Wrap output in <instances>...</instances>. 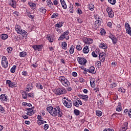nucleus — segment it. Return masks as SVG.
Here are the masks:
<instances>
[{
    "mask_svg": "<svg viewBox=\"0 0 131 131\" xmlns=\"http://www.w3.org/2000/svg\"><path fill=\"white\" fill-rule=\"evenodd\" d=\"M7 51L9 54H11L12 51H13V48L12 47H8L7 49Z\"/></svg>",
    "mask_w": 131,
    "mask_h": 131,
    "instance_id": "nucleus-50",
    "label": "nucleus"
},
{
    "mask_svg": "<svg viewBox=\"0 0 131 131\" xmlns=\"http://www.w3.org/2000/svg\"><path fill=\"white\" fill-rule=\"evenodd\" d=\"M47 6L49 8H52V5H53V2H52L51 0H47Z\"/></svg>",
    "mask_w": 131,
    "mask_h": 131,
    "instance_id": "nucleus-39",
    "label": "nucleus"
},
{
    "mask_svg": "<svg viewBox=\"0 0 131 131\" xmlns=\"http://www.w3.org/2000/svg\"><path fill=\"white\" fill-rule=\"evenodd\" d=\"M112 8H111V7H108L107 8H106V12L108 13H110V12H112Z\"/></svg>",
    "mask_w": 131,
    "mask_h": 131,
    "instance_id": "nucleus-58",
    "label": "nucleus"
},
{
    "mask_svg": "<svg viewBox=\"0 0 131 131\" xmlns=\"http://www.w3.org/2000/svg\"><path fill=\"white\" fill-rule=\"evenodd\" d=\"M73 106H75L76 107L79 108V103L78 102L77 100H73Z\"/></svg>",
    "mask_w": 131,
    "mask_h": 131,
    "instance_id": "nucleus-33",
    "label": "nucleus"
},
{
    "mask_svg": "<svg viewBox=\"0 0 131 131\" xmlns=\"http://www.w3.org/2000/svg\"><path fill=\"white\" fill-rule=\"evenodd\" d=\"M90 52V50L89 49V47L85 46L83 49V52L84 54H88Z\"/></svg>",
    "mask_w": 131,
    "mask_h": 131,
    "instance_id": "nucleus-28",
    "label": "nucleus"
},
{
    "mask_svg": "<svg viewBox=\"0 0 131 131\" xmlns=\"http://www.w3.org/2000/svg\"><path fill=\"white\" fill-rule=\"evenodd\" d=\"M8 37H9V36L7 34H2L1 35V38H2V39H3L4 40L7 39Z\"/></svg>",
    "mask_w": 131,
    "mask_h": 131,
    "instance_id": "nucleus-30",
    "label": "nucleus"
},
{
    "mask_svg": "<svg viewBox=\"0 0 131 131\" xmlns=\"http://www.w3.org/2000/svg\"><path fill=\"white\" fill-rule=\"evenodd\" d=\"M28 97L29 98H34V93H28Z\"/></svg>",
    "mask_w": 131,
    "mask_h": 131,
    "instance_id": "nucleus-53",
    "label": "nucleus"
},
{
    "mask_svg": "<svg viewBox=\"0 0 131 131\" xmlns=\"http://www.w3.org/2000/svg\"><path fill=\"white\" fill-rule=\"evenodd\" d=\"M76 50L77 51H81V50H82V47L80 45H77L76 46Z\"/></svg>",
    "mask_w": 131,
    "mask_h": 131,
    "instance_id": "nucleus-51",
    "label": "nucleus"
},
{
    "mask_svg": "<svg viewBox=\"0 0 131 131\" xmlns=\"http://www.w3.org/2000/svg\"><path fill=\"white\" fill-rule=\"evenodd\" d=\"M70 54H72L73 53H74V48H73V46H72L69 50Z\"/></svg>",
    "mask_w": 131,
    "mask_h": 131,
    "instance_id": "nucleus-45",
    "label": "nucleus"
},
{
    "mask_svg": "<svg viewBox=\"0 0 131 131\" xmlns=\"http://www.w3.org/2000/svg\"><path fill=\"white\" fill-rule=\"evenodd\" d=\"M16 69H17V66H13L11 69L10 72H11V73H15Z\"/></svg>",
    "mask_w": 131,
    "mask_h": 131,
    "instance_id": "nucleus-36",
    "label": "nucleus"
},
{
    "mask_svg": "<svg viewBox=\"0 0 131 131\" xmlns=\"http://www.w3.org/2000/svg\"><path fill=\"white\" fill-rule=\"evenodd\" d=\"M99 48L100 49H107L108 48V46H107V44L106 43H104L103 42H101L100 43L99 45Z\"/></svg>",
    "mask_w": 131,
    "mask_h": 131,
    "instance_id": "nucleus-26",
    "label": "nucleus"
},
{
    "mask_svg": "<svg viewBox=\"0 0 131 131\" xmlns=\"http://www.w3.org/2000/svg\"><path fill=\"white\" fill-rule=\"evenodd\" d=\"M108 14V17L110 18H113L114 17V12H113V11H111Z\"/></svg>",
    "mask_w": 131,
    "mask_h": 131,
    "instance_id": "nucleus-43",
    "label": "nucleus"
},
{
    "mask_svg": "<svg viewBox=\"0 0 131 131\" xmlns=\"http://www.w3.org/2000/svg\"><path fill=\"white\" fill-rule=\"evenodd\" d=\"M58 80L60 82L61 84L65 86L66 88H68L70 85V82L69 80L66 78V77L63 76H61L58 77Z\"/></svg>",
    "mask_w": 131,
    "mask_h": 131,
    "instance_id": "nucleus-2",
    "label": "nucleus"
},
{
    "mask_svg": "<svg viewBox=\"0 0 131 131\" xmlns=\"http://www.w3.org/2000/svg\"><path fill=\"white\" fill-rule=\"evenodd\" d=\"M79 97L80 99L84 100V101H88V100H89V96L86 95L80 94Z\"/></svg>",
    "mask_w": 131,
    "mask_h": 131,
    "instance_id": "nucleus-18",
    "label": "nucleus"
},
{
    "mask_svg": "<svg viewBox=\"0 0 131 131\" xmlns=\"http://www.w3.org/2000/svg\"><path fill=\"white\" fill-rule=\"evenodd\" d=\"M128 124V123L125 122L123 124V125L122 126L120 130L121 131H125L126 129H127V125Z\"/></svg>",
    "mask_w": 131,
    "mask_h": 131,
    "instance_id": "nucleus-19",
    "label": "nucleus"
},
{
    "mask_svg": "<svg viewBox=\"0 0 131 131\" xmlns=\"http://www.w3.org/2000/svg\"><path fill=\"white\" fill-rule=\"evenodd\" d=\"M9 5L11 6V7H12V8H14V9H16V1L15 0H11V2H9Z\"/></svg>",
    "mask_w": 131,
    "mask_h": 131,
    "instance_id": "nucleus-24",
    "label": "nucleus"
},
{
    "mask_svg": "<svg viewBox=\"0 0 131 131\" xmlns=\"http://www.w3.org/2000/svg\"><path fill=\"white\" fill-rule=\"evenodd\" d=\"M63 23H64V22L59 21L58 23L55 25V27H57V28H61L62 26H63Z\"/></svg>",
    "mask_w": 131,
    "mask_h": 131,
    "instance_id": "nucleus-27",
    "label": "nucleus"
},
{
    "mask_svg": "<svg viewBox=\"0 0 131 131\" xmlns=\"http://www.w3.org/2000/svg\"><path fill=\"white\" fill-rule=\"evenodd\" d=\"M57 114H58V117H62L64 114L62 112V106L59 105L57 108Z\"/></svg>",
    "mask_w": 131,
    "mask_h": 131,
    "instance_id": "nucleus-16",
    "label": "nucleus"
},
{
    "mask_svg": "<svg viewBox=\"0 0 131 131\" xmlns=\"http://www.w3.org/2000/svg\"><path fill=\"white\" fill-rule=\"evenodd\" d=\"M90 84L92 88H95L96 86V79L95 78L90 79Z\"/></svg>",
    "mask_w": 131,
    "mask_h": 131,
    "instance_id": "nucleus-20",
    "label": "nucleus"
},
{
    "mask_svg": "<svg viewBox=\"0 0 131 131\" xmlns=\"http://www.w3.org/2000/svg\"><path fill=\"white\" fill-rule=\"evenodd\" d=\"M99 59L101 62L104 63L105 62V59H106V54L104 53H101L99 54Z\"/></svg>",
    "mask_w": 131,
    "mask_h": 131,
    "instance_id": "nucleus-12",
    "label": "nucleus"
},
{
    "mask_svg": "<svg viewBox=\"0 0 131 131\" xmlns=\"http://www.w3.org/2000/svg\"><path fill=\"white\" fill-rule=\"evenodd\" d=\"M22 75L24 76H27L28 75V72H27L26 71H23L22 72Z\"/></svg>",
    "mask_w": 131,
    "mask_h": 131,
    "instance_id": "nucleus-55",
    "label": "nucleus"
},
{
    "mask_svg": "<svg viewBox=\"0 0 131 131\" xmlns=\"http://www.w3.org/2000/svg\"><path fill=\"white\" fill-rule=\"evenodd\" d=\"M68 34H69V30H67L62 34L64 37H66V36L68 35Z\"/></svg>",
    "mask_w": 131,
    "mask_h": 131,
    "instance_id": "nucleus-46",
    "label": "nucleus"
},
{
    "mask_svg": "<svg viewBox=\"0 0 131 131\" xmlns=\"http://www.w3.org/2000/svg\"><path fill=\"white\" fill-rule=\"evenodd\" d=\"M72 75L74 76V77H76L77 76V73L73 72L72 73Z\"/></svg>",
    "mask_w": 131,
    "mask_h": 131,
    "instance_id": "nucleus-64",
    "label": "nucleus"
},
{
    "mask_svg": "<svg viewBox=\"0 0 131 131\" xmlns=\"http://www.w3.org/2000/svg\"><path fill=\"white\" fill-rule=\"evenodd\" d=\"M25 14H26V15H27V16H28L30 14V11H29V10H28V9H26Z\"/></svg>",
    "mask_w": 131,
    "mask_h": 131,
    "instance_id": "nucleus-61",
    "label": "nucleus"
},
{
    "mask_svg": "<svg viewBox=\"0 0 131 131\" xmlns=\"http://www.w3.org/2000/svg\"><path fill=\"white\" fill-rule=\"evenodd\" d=\"M89 8L90 11H94V10H95V6L92 3L89 4Z\"/></svg>",
    "mask_w": 131,
    "mask_h": 131,
    "instance_id": "nucleus-34",
    "label": "nucleus"
},
{
    "mask_svg": "<svg viewBox=\"0 0 131 131\" xmlns=\"http://www.w3.org/2000/svg\"><path fill=\"white\" fill-rule=\"evenodd\" d=\"M63 104L67 108H71L72 107V101L71 100L67 98L66 100H63Z\"/></svg>",
    "mask_w": 131,
    "mask_h": 131,
    "instance_id": "nucleus-7",
    "label": "nucleus"
},
{
    "mask_svg": "<svg viewBox=\"0 0 131 131\" xmlns=\"http://www.w3.org/2000/svg\"><path fill=\"white\" fill-rule=\"evenodd\" d=\"M46 38L49 40V42H53L54 41V38L50 34L47 35Z\"/></svg>",
    "mask_w": 131,
    "mask_h": 131,
    "instance_id": "nucleus-22",
    "label": "nucleus"
},
{
    "mask_svg": "<svg viewBox=\"0 0 131 131\" xmlns=\"http://www.w3.org/2000/svg\"><path fill=\"white\" fill-rule=\"evenodd\" d=\"M54 93L56 96H60L67 94V91L64 88H57L54 90Z\"/></svg>",
    "mask_w": 131,
    "mask_h": 131,
    "instance_id": "nucleus-4",
    "label": "nucleus"
},
{
    "mask_svg": "<svg viewBox=\"0 0 131 131\" xmlns=\"http://www.w3.org/2000/svg\"><path fill=\"white\" fill-rule=\"evenodd\" d=\"M79 82L81 83H82L83 82H85V80H84V79H83V78L80 77L79 78Z\"/></svg>",
    "mask_w": 131,
    "mask_h": 131,
    "instance_id": "nucleus-54",
    "label": "nucleus"
},
{
    "mask_svg": "<svg viewBox=\"0 0 131 131\" xmlns=\"http://www.w3.org/2000/svg\"><path fill=\"white\" fill-rule=\"evenodd\" d=\"M101 26V20L97 19L92 26V28L97 30L98 27Z\"/></svg>",
    "mask_w": 131,
    "mask_h": 131,
    "instance_id": "nucleus-10",
    "label": "nucleus"
},
{
    "mask_svg": "<svg viewBox=\"0 0 131 131\" xmlns=\"http://www.w3.org/2000/svg\"><path fill=\"white\" fill-rule=\"evenodd\" d=\"M96 115L98 117L102 116V112L100 111H96Z\"/></svg>",
    "mask_w": 131,
    "mask_h": 131,
    "instance_id": "nucleus-48",
    "label": "nucleus"
},
{
    "mask_svg": "<svg viewBox=\"0 0 131 131\" xmlns=\"http://www.w3.org/2000/svg\"><path fill=\"white\" fill-rule=\"evenodd\" d=\"M38 12L41 15H46L47 9H46V7H41L38 9Z\"/></svg>",
    "mask_w": 131,
    "mask_h": 131,
    "instance_id": "nucleus-14",
    "label": "nucleus"
},
{
    "mask_svg": "<svg viewBox=\"0 0 131 131\" xmlns=\"http://www.w3.org/2000/svg\"><path fill=\"white\" fill-rule=\"evenodd\" d=\"M0 100L1 102H7L8 101V96L6 94H2L0 96Z\"/></svg>",
    "mask_w": 131,
    "mask_h": 131,
    "instance_id": "nucleus-15",
    "label": "nucleus"
},
{
    "mask_svg": "<svg viewBox=\"0 0 131 131\" xmlns=\"http://www.w3.org/2000/svg\"><path fill=\"white\" fill-rule=\"evenodd\" d=\"M2 66L3 68H7L9 66V62H8V59L6 56H3L2 58Z\"/></svg>",
    "mask_w": 131,
    "mask_h": 131,
    "instance_id": "nucleus-5",
    "label": "nucleus"
},
{
    "mask_svg": "<svg viewBox=\"0 0 131 131\" xmlns=\"http://www.w3.org/2000/svg\"><path fill=\"white\" fill-rule=\"evenodd\" d=\"M15 30L16 31L17 34H20L21 35H28V33L24 30L21 29V26L19 25H16L15 27Z\"/></svg>",
    "mask_w": 131,
    "mask_h": 131,
    "instance_id": "nucleus-3",
    "label": "nucleus"
},
{
    "mask_svg": "<svg viewBox=\"0 0 131 131\" xmlns=\"http://www.w3.org/2000/svg\"><path fill=\"white\" fill-rule=\"evenodd\" d=\"M36 86L38 90H42V85L40 84V83H37L36 84Z\"/></svg>",
    "mask_w": 131,
    "mask_h": 131,
    "instance_id": "nucleus-40",
    "label": "nucleus"
},
{
    "mask_svg": "<svg viewBox=\"0 0 131 131\" xmlns=\"http://www.w3.org/2000/svg\"><path fill=\"white\" fill-rule=\"evenodd\" d=\"M64 38H65V37L63 36V35L61 34V35H60L59 37L58 40H63Z\"/></svg>",
    "mask_w": 131,
    "mask_h": 131,
    "instance_id": "nucleus-63",
    "label": "nucleus"
},
{
    "mask_svg": "<svg viewBox=\"0 0 131 131\" xmlns=\"http://www.w3.org/2000/svg\"><path fill=\"white\" fill-rule=\"evenodd\" d=\"M5 108L3 107L2 105H0V112L1 113H5Z\"/></svg>",
    "mask_w": 131,
    "mask_h": 131,
    "instance_id": "nucleus-52",
    "label": "nucleus"
},
{
    "mask_svg": "<svg viewBox=\"0 0 131 131\" xmlns=\"http://www.w3.org/2000/svg\"><path fill=\"white\" fill-rule=\"evenodd\" d=\"M6 84H8L9 88H17V83L12 82L10 80H6Z\"/></svg>",
    "mask_w": 131,
    "mask_h": 131,
    "instance_id": "nucleus-9",
    "label": "nucleus"
},
{
    "mask_svg": "<svg viewBox=\"0 0 131 131\" xmlns=\"http://www.w3.org/2000/svg\"><path fill=\"white\" fill-rule=\"evenodd\" d=\"M122 110V106H117L116 108V111H118V112H120Z\"/></svg>",
    "mask_w": 131,
    "mask_h": 131,
    "instance_id": "nucleus-56",
    "label": "nucleus"
},
{
    "mask_svg": "<svg viewBox=\"0 0 131 131\" xmlns=\"http://www.w3.org/2000/svg\"><path fill=\"white\" fill-rule=\"evenodd\" d=\"M60 2L61 3V5L64 10H66L67 9V5H66V2H65V1L64 0H60Z\"/></svg>",
    "mask_w": 131,
    "mask_h": 131,
    "instance_id": "nucleus-23",
    "label": "nucleus"
},
{
    "mask_svg": "<svg viewBox=\"0 0 131 131\" xmlns=\"http://www.w3.org/2000/svg\"><path fill=\"white\" fill-rule=\"evenodd\" d=\"M43 127H44V129H45V130H47V129L49 128V124H45L43 126Z\"/></svg>",
    "mask_w": 131,
    "mask_h": 131,
    "instance_id": "nucleus-62",
    "label": "nucleus"
},
{
    "mask_svg": "<svg viewBox=\"0 0 131 131\" xmlns=\"http://www.w3.org/2000/svg\"><path fill=\"white\" fill-rule=\"evenodd\" d=\"M118 92H121V93H123V94H124V93H125V90L123 87L118 88Z\"/></svg>",
    "mask_w": 131,
    "mask_h": 131,
    "instance_id": "nucleus-42",
    "label": "nucleus"
},
{
    "mask_svg": "<svg viewBox=\"0 0 131 131\" xmlns=\"http://www.w3.org/2000/svg\"><path fill=\"white\" fill-rule=\"evenodd\" d=\"M26 111H27V115H29V116H32L36 112V111H34L31 108H26Z\"/></svg>",
    "mask_w": 131,
    "mask_h": 131,
    "instance_id": "nucleus-8",
    "label": "nucleus"
},
{
    "mask_svg": "<svg viewBox=\"0 0 131 131\" xmlns=\"http://www.w3.org/2000/svg\"><path fill=\"white\" fill-rule=\"evenodd\" d=\"M77 60L78 61L79 64L83 66H85V64H86L87 60L84 57L81 56L78 57L77 58Z\"/></svg>",
    "mask_w": 131,
    "mask_h": 131,
    "instance_id": "nucleus-6",
    "label": "nucleus"
},
{
    "mask_svg": "<svg viewBox=\"0 0 131 131\" xmlns=\"http://www.w3.org/2000/svg\"><path fill=\"white\" fill-rule=\"evenodd\" d=\"M22 96L23 99H27V93L25 92H23Z\"/></svg>",
    "mask_w": 131,
    "mask_h": 131,
    "instance_id": "nucleus-47",
    "label": "nucleus"
},
{
    "mask_svg": "<svg viewBox=\"0 0 131 131\" xmlns=\"http://www.w3.org/2000/svg\"><path fill=\"white\" fill-rule=\"evenodd\" d=\"M74 114L75 115H76V116H78V115H79V114H80V111H79V110H77V109H75L74 110Z\"/></svg>",
    "mask_w": 131,
    "mask_h": 131,
    "instance_id": "nucleus-41",
    "label": "nucleus"
},
{
    "mask_svg": "<svg viewBox=\"0 0 131 131\" xmlns=\"http://www.w3.org/2000/svg\"><path fill=\"white\" fill-rule=\"evenodd\" d=\"M89 73H92V74H96V69H95V67L91 66L88 70H87Z\"/></svg>",
    "mask_w": 131,
    "mask_h": 131,
    "instance_id": "nucleus-17",
    "label": "nucleus"
},
{
    "mask_svg": "<svg viewBox=\"0 0 131 131\" xmlns=\"http://www.w3.org/2000/svg\"><path fill=\"white\" fill-rule=\"evenodd\" d=\"M96 65L99 67V66H101V65H102V63L100 61H97L96 63Z\"/></svg>",
    "mask_w": 131,
    "mask_h": 131,
    "instance_id": "nucleus-60",
    "label": "nucleus"
},
{
    "mask_svg": "<svg viewBox=\"0 0 131 131\" xmlns=\"http://www.w3.org/2000/svg\"><path fill=\"white\" fill-rule=\"evenodd\" d=\"M27 55V53L24 51H23L19 53L20 57H23V58H25Z\"/></svg>",
    "mask_w": 131,
    "mask_h": 131,
    "instance_id": "nucleus-37",
    "label": "nucleus"
},
{
    "mask_svg": "<svg viewBox=\"0 0 131 131\" xmlns=\"http://www.w3.org/2000/svg\"><path fill=\"white\" fill-rule=\"evenodd\" d=\"M108 3H110L111 5H115L116 4V0H108Z\"/></svg>",
    "mask_w": 131,
    "mask_h": 131,
    "instance_id": "nucleus-49",
    "label": "nucleus"
},
{
    "mask_svg": "<svg viewBox=\"0 0 131 131\" xmlns=\"http://www.w3.org/2000/svg\"><path fill=\"white\" fill-rule=\"evenodd\" d=\"M84 42L86 45H92V43H94V39L85 37L84 38Z\"/></svg>",
    "mask_w": 131,
    "mask_h": 131,
    "instance_id": "nucleus-11",
    "label": "nucleus"
},
{
    "mask_svg": "<svg viewBox=\"0 0 131 131\" xmlns=\"http://www.w3.org/2000/svg\"><path fill=\"white\" fill-rule=\"evenodd\" d=\"M97 104L98 106H100V107L103 106V105H104V101H103V100L99 99L98 102Z\"/></svg>",
    "mask_w": 131,
    "mask_h": 131,
    "instance_id": "nucleus-31",
    "label": "nucleus"
},
{
    "mask_svg": "<svg viewBox=\"0 0 131 131\" xmlns=\"http://www.w3.org/2000/svg\"><path fill=\"white\" fill-rule=\"evenodd\" d=\"M33 89L32 83H29L27 84L26 92H28L29 91H31Z\"/></svg>",
    "mask_w": 131,
    "mask_h": 131,
    "instance_id": "nucleus-25",
    "label": "nucleus"
},
{
    "mask_svg": "<svg viewBox=\"0 0 131 131\" xmlns=\"http://www.w3.org/2000/svg\"><path fill=\"white\" fill-rule=\"evenodd\" d=\"M109 37L112 39L113 43H114V45H116L117 43V41H118V40L114 35L111 34L109 36Z\"/></svg>",
    "mask_w": 131,
    "mask_h": 131,
    "instance_id": "nucleus-13",
    "label": "nucleus"
},
{
    "mask_svg": "<svg viewBox=\"0 0 131 131\" xmlns=\"http://www.w3.org/2000/svg\"><path fill=\"white\" fill-rule=\"evenodd\" d=\"M61 48L63 50H67V43L65 41L62 42Z\"/></svg>",
    "mask_w": 131,
    "mask_h": 131,
    "instance_id": "nucleus-29",
    "label": "nucleus"
},
{
    "mask_svg": "<svg viewBox=\"0 0 131 131\" xmlns=\"http://www.w3.org/2000/svg\"><path fill=\"white\" fill-rule=\"evenodd\" d=\"M28 5L30 7L32 10H34L36 8V4L33 3L29 2Z\"/></svg>",
    "mask_w": 131,
    "mask_h": 131,
    "instance_id": "nucleus-21",
    "label": "nucleus"
},
{
    "mask_svg": "<svg viewBox=\"0 0 131 131\" xmlns=\"http://www.w3.org/2000/svg\"><path fill=\"white\" fill-rule=\"evenodd\" d=\"M98 54H99V53L98 52H97V51H93L92 55L93 57H94V58H97V57H98Z\"/></svg>",
    "mask_w": 131,
    "mask_h": 131,
    "instance_id": "nucleus-35",
    "label": "nucleus"
},
{
    "mask_svg": "<svg viewBox=\"0 0 131 131\" xmlns=\"http://www.w3.org/2000/svg\"><path fill=\"white\" fill-rule=\"evenodd\" d=\"M51 19H55V18H59V13H53L51 17Z\"/></svg>",
    "mask_w": 131,
    "mask_h": 131,
    "instance_id": "nucleus-38",
    "label": "nucleus"
},
{
    "mask_svg": "<svg viewBox=\"0 0 131 131\" xmlns=\"http://www.w3.org/2000/svg\"><path fill=\"white\" fill-rule=\"evenodd\" d=\"M59 105L48 106L46 109L51 116L56 117V116H58V108H59Z\"/></svg>",
    "mask_w": 131,
    "mask_h": 131,
    "instance_id": "nucleus-1",
    "label": "nucleus"
},
{
    "mask_svg": "<svg viewBox=\"0 0 131 131\" xmlns=\"http://www.w3.org/2000/svg\"><path fill=\"white\" fill-rule=\"evenodd\" d=\"M126 32L129 34V35L131 36V28L130 29H128V30H126Z\"/></svg>",
    "mask_w": 131,
    "mask_h": 131,
    "instance_id": "nucleus-57",
    "label": "nucleus"
},
{
    "mask_svg": "<svg viewBox=\"0 0 131 131\" xmlns=\"http://www.w3.org/2000/svg\"><path fill=\"white\" fill-rule=\"evenodd\" d=\"M125 28L126 30H127L128 29H129L131 28L130 25H129L128 23H125Z\"/></svg>",
    "mask_w": 131,
    "mask_h": 131,
    "instance_id": "nucleus-44",
    "label": "nucleus"
},
{
    "mask_svg": "<svg viewBox=\"0 0 131 131\" xmlns=\"http://www.w3.org/2000/svg\"><path fill=\"white\" fill-rule=\"evenodd\" d=\"M42 48V45H37V50L40 51Z\"/></svg>",
    "mask_w": 131,
    "mask_h": 131,
    "instance_id": "nucleus-59",
    "label": "nucleus"
},
{
    "mask_svg": "<svg viewBox=\"0 0 131 131\" xmlns=\"http://www.w3.org/2000/svg\"><path fill=\"white\" fill-rule=\"evenodd\" d=\"M37 124H38V125H41V124H43L45 123H47V121L41 120H38L37 121Z\"/></svg>",
    "mask_w": 131,
    "mask_h": 131,
    "instance_id": "nucleus-32",
    "label": "nucleus"
}]
</instances>
